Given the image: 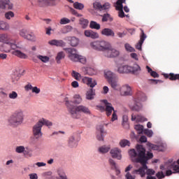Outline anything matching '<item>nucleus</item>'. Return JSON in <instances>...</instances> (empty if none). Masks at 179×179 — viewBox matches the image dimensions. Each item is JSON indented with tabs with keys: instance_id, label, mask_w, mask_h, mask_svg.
Listing matches in <instances>:
<instances>
[{
	"instance_id": "nucleus-38",
	"label": "nucleus",
	"mask_w": 179,
	"mask_h": 179,
	"mask_svg": "<svg viewBox=\"0 0 179 179\" xmlns=\"http://www.w3.org/2000/svg\"><path fill=\"white\" fill-rule=\"evenodd\" d=\"M90 27L92 29H100L101 26L100 24H98V22H96V21H91Z\"/></svg>"
},
{
	"instance_id": "nucleus-2",
	"label": "nucleus",
	"mask_w": 179,
	"mask_h": 179,
	"mask_svg": "<svg viewBox=\"0 0 179 179\" xmlns=\"http://www.w3.org/2000/svg\"><path fill=\"white\" fill-rule=\"evenodd\" d=\"M0 43H3V45L0 46V51L3 52H10L13 55L21 58V59H27V55L23 53V52L17 50L19 46L16 43V38L13 36L8 35V34H3L0 35Z\"/></svg>"
},
{
	"instance_id": "nucleus-45",
	"label": "nucleus",
	"mask_w": 179,
	"mask_h": 179,
	"mask_svg": "<svg viewBox=\"0 0 179 179\" xmlns=\"http://www.w3.org/2000/svg\"><path fill=\"white\" fill-rule=\"evenodd\" d=\"M71 76L74 79L77 80V81L80 80L81 76L80 73L76 72V71H72Z\"/></svg>"
},
{
	"instance_id": "nucleus-9",
	"label": "nucleus",
	"mask_w": 179,
	"mask_h": 179,
	"mask_svg": "<svg viewBox=\"0 0 179 179\" xmlns=\"http://www.w3.org/2000/svg\"><path fill=\"white\" fill-rule=\"evenodd\" d=\"M80 113H84V114H90V110L88 107L84 106L83 105L73 106L71 108V114L73 118H80Z\"/></svg>"
},
{
	"instance_id": "nucleus-39",
	"label": "nucleus",
	"mask_w": 179,
	"mask_h": 179,
	"mask_svg": "<svg viewBox=\"0 0 179 179\" xmlns=\"http://www.w3.org/2000/svg\"><path fill=\"white\" fill-rule=\"evenodd\" d=\"M110 147L106 145H102L99 148V151L100 153H107L110 150Z\"/></svg>"
},
{
	"instance_id": "nucleus-42",
	"label": "nucleus",
	"mask_w": 179,
	"mask_h": 179,
	"mask_svg": "<svg viewBox=\"0 0 179 179\" xmlns=\"http://www.w3.org/2000/svg\"><path fill=\"white\" fill-rule=\"evenodd\" d=\"M131 143L129 140L123 139L120 141V145L122 148H124L126 146H130Z\"/></svg>"
},
{
	"instance_id": "nucleus-55",
	"label": "nucleus",
	"mask_w": 179,
	"mask_h": 179,
	"mask_svg": "<svg viewBox=\"0 0 179 179\" xmlns=\"http://www.w3.org/2000/svg\"><path fill=\"white\" fill-rule=\"evenodd\" d=\"M19 79L20 78L18 77V76H16V75L11 76V82L14 83V85H16V83H17V82L19 81Z\"/></svg>"
},
{
	"instance_id": "nucleus-23",
	"label": "nucleus",
	"mask_w": 179,
	"mask_h": 179,
	"mask_svg": "<svg viewBox=\"0 0 179 179\" xmlns=\"http://www.w3.org/2000/svg\"><path fill=\"white\" fill-rule=\"evenodd\" d=\"M145 39H146V34H145L144 31L141 29V36H140L139 42H138L136 45V49L142 50V45L143 42L145 41Z\"/></svg>"
},
{
	"instance_id": "nucleus-32",
	"label": "nucleus",
	"mask_w": 179,
	"mask_h": 179,
	"mask_svg": "<svg viewBox=\"0 0 179 179\" xmlns=\"http://www.w3.org/2000/svg\"><path fill=\"white\" fill-rule=\"evenodd\" d=\"M58 176L56 177V179H68L66 176V173H65V171L62 169H58L57 171Z\"/></svg>"
},
{
	"instance_id": "nucleus-26",
	"label": "nucleus",
	"mask_w": 179,
	"mask_h": 179,
	"mask_svg": "<svg viewBox=\"0 0 179 179\" xmlns=\"http://www.w3.org/2000/svg\"><path fill=\"white\" fill-rule=\"evenodd\" d=\"M165 79H169L171 81H176V80H179V74H174V73H170L169 74L165 73L164 74Z\"/></svg>"
},
{
	"instance_id": "nucleus-13",
	"label": "nucleus",
	"mask_w": 179,
	"mask_h": 179,
	"mask_svg": "<svg viewBox=\"0 0 179 179\" xmlns=\"http://www.w3.org/2000/svg\"><path fill=\"white\" fill-rule=\"evenodd\" d=\"M38 59L41 62H43V64H47L48 62H50V57H48V56L37 55L36 57H32V61L34 62H35L36 64H37V62H38Z\"/></svg>"
},
{
	"instance_id": "nucleus-31",
	"label": "nucleus",
	"mask_w": 179,
	"mask_h": 179,
	"mask_svg": "<svg viewBox=\"0 0 179 179\" xmlns=\"http://www.w3.org/2000/svg\"><path fill=\"white\" fill-rule=\"evenodd\" d=\"M122 93L124 95H130L131 92V86L123 85L121 88Z\"/></svg>"
},
{
	"instance_id": "nucleus-64",
	"label": "nucleus",
	"mask_w": 179,
	"mask_h": 179,
	"mask_svg": "<svg viewBox=\"0 0 179 179\" xmlns=\"http://www.w3.org/2000/svg\"><path fill=\"white\" fill-rule=\"evenodd\" d=\"M30 179H38V176L37 173H31L29 175Z\"/></svg>"
},
{
	"instance_id": "nucleus-15",
	"label": "nucleus",
	"mask_w": 179,
	"mask_h": 179,
	"mask_svg": "<svg viewBox=\"0 0 179 179\" xmlns=\"http://www.w3.org/2000/svg\"><path fill=\"white\" fill-rule=\"evenodd\" d=\"M125 2H126V0H117L116 3L117 6L116 8L119 10L118 16L120 17V18H124V17H125L124 13L123 11V6H122V3Z\"/></svg>"
},
{
	"instance_id": "nucleus-11",
	"label": "nucleus",
	"mask_w": 179,
	"mask_h": 179,
	"mask_svg": "<svg viewBox=\"0 0 179 179\" xmlns=\"http://www.w3.org/2000/svg\"><path fill=\"white\" fill-rule=\"evenodd\" d=\"M14 5L10 0H0V9L13 10Z\"/></svg>"
},
{
	"instance_id": "nucleus-43",
	"label": "nucleus",
	"mask_w": 179,
	"mask_h": 179,
	"mask_svg": "<svg viewBox=\"0 0 179 179\" xmlns=\"http://www.w3.org/2000/svg\"><path fill=\"white\" fill-rule=\"evenodd\" d=\"M113 22V18H111L109 13H105L102 17V22Z\"/></svg>"
},
{
	"instance_id": "nucleus-52",
	"label": "nucleus",
	"mask_w": 179,
	"mask_h": 179,
	"mask_svg": "<svg viewBox=\"0 0 179 179\" xmlns=\"http://www.w3.org/2000/svg\"><path fill=\"white\" fill-rule=\"evenodd\" d=\"M155 173V171L153 170V169H145V174L148 175V176H152Z\"/></svg>"
},
{
	"instance_id": "nucleus-14",
	"label": "nucleus",
	"mask_w": 179,
	"mask_h": 179,
	"mask_svg": "<svg viewBox=\"0 0 179 179\" xmlns=\"http://www.w3.org/2000/svg\"><path fill=\"white\" fill-rule=\"evenodd\" d=\"M141 68L136 63H135L131 66L129 65V73H133L135 76H138V74L141 73Z\"/></svg>"
},
{
	"instance_id": "nucleus-33",
	"label": "nucleus",
	"mask_w": 179,
	"mask_h": 179,
	"mask_svg": "<svg viewBox=\"0 0 179 179\" xmlns=\"http://www.w3.org/2000/svg\"><path fill=\"white\" fill-rule=\"evenodd\" d=\"M9 29H10V25H9V23L5 21H2L0 25V30H3V31H8Z\"/></svg>"
},
{
	"instance_id": "nucleus-18",
	"label": "nucleus",
	"mask_w": 179,
	"mask_h": 179,
	"mask_svg": "<svg viewBox=\"0 0 179 179\" xmlns=\"http://www.w3.org/2000/svg\"><path fill=\"white\" fill-rule=\"evenodd\" d=\"M94 8L98 9L99 10H104L106 9H109L110 7V5L109 3H105L103 6L101 5V3H98L96 1L95 3H93Z\"/></svg>"
},
{
	"instance_id": "nucleus-28",
	"label": "nucleus",
	"mask_w": 179,
	"mask_h": 179,
	"mask_svg": "<svg viewBox=\"0 0 179 179\" xmlns=\"http://www.w3.org/2000/svg\"><path fill=\"white\" fill-rule=\"evenodd\" d=\"M117 71L119 73H129V65H120Z\"/></svg>"
},
{
	"instance_id": "nucleus-53",
	"label": "nucleus",
	"mask_w": 179,
	"mask_h": 179,
	"mask_svg": "<svg viewBox=\"0 0 179 179\" xmlns=\"http://www.w3.org/2000/svg\"><path fill=\"white\" fill-rule=\"evenodd\" d=\"M8 97L12 100H15V99L17 97V92L12 91L10 93L8 94Z\"/></svg>"
},
{
	"instance_id": "nucleus-51",
	"label": "nucleus",
	"mask_w": 179,
	"mask_h": 179,
	"mask_svg": "<svg viewBox=\"0 0 179 179\" xmlns=\"http://www.w3.org/2000/svg\"><path fill=\"white\" fill-rule=\"evenodd\" d=\"M136 131H138V134H142L144 129V127L142 124H136L135 126Z\"/></svg>"
},
{
	"instance_id": "nucleus-30",
	"label": "nucleus",
	"mask_w": 179,
	"mask_h": 179,
	"mask_svg": "<svg viewBox=\"0 0 179 179\" xmlns=\"http://www.w3.org/2000/svg\"><path fill=\"white\" fill-rule=\"evenodd\" d=\"M69 42L72 47H76L79 43V39L76 36H70Z\"/></svg>"
},
{
	"instance_id": "nucleus-63",
	"label": "nucleus",
	"mask_w": 179,
	"mask_h": 179,
	"mask_svg": "<svg viewBox=\"0 0 179 179\" xmlns=\"http://www.w3.org/2000/svg\"><path fill=\"white\" fill-rule=\"evenodd\" d=\"M122 120H123V124L122 125L124 126L125 124H127V122H128V116H127V115H124L123 117H122Z\"/></svg>"
},
{
	"instance_id": "nucleus-34",
	"label": "nucleus",
	"mask_w": 179,
	"mask_h": 179,
	"mask_svg": "<svg viewBox=\"0 0 179 179\" xmlns=\"http://www.w3.org/2000/svg\"><path fill=\"white\" fill-rule=\"evenodd\" d=\"M4 17L7 20H10V19H13V17H15V13H13V11H12L11 10H10L9 11L5 13Z\"/></svg>"
},
{
	"instance_id": "nucleus-8",
	"label": "nucleus",
	"mask_w": 179,
	"mask_h": 179,
	"mask_svg": "<svg viewBox=\"0 0 179 179\" xmlns=\"http://www.w3.org/2000/svg\"><path fill=\"white\" fill-rule=\"evenodd\" d=\"M69 52V58L71 61H73V62H80L83 63V64H85V63L87 62L86 57H83V55H80L77 51L76 49L74 48H69L68 50Z\"/></svg>"
},
{
	"instance_id": "nucleus-10",
	"label": "nucleus",
	"mask_w": 179,
	"mask_h": 179,
	"mask_svg": "<svg viewBox=\"0 0 179 179\" xmlns=\"http://www.w3.org/2000/svg\"><path fill=\"white\" fill-rule=\"evenodd\" d=\"M43 128V123L38 120L32 127V132L34 138L36 139H40L43 136V132H41V129Z\"/></svg>"
},
{
	"instance_id": "nucleus-19",
	"label": "nucleus",
	"mask_w": 179,
	"mask_h": 179,
	"mask_svg": "<svg viewBox=\"0 0 179 179\" xmlns=\"http://www.w3.org/2000/svg\"><path fill=\"white\" fill-rule=\"evenodd\" d=\"M110 152L111 154L112 158H115L118 160H121V159L122 158V151L118 148L111 149Z\"/></svg>"
},
{
	"instance_id": "nucleus-48",
	"label": "nucleus",
	"mask_w": 179,
	"mask_h": 179,
	"mask_svg": "<svg viewBox=\"0 0 179 179\" xmlns=\"http://www.w3.org/2000/svg\"><path fill=\"white\" fill-rule=\"evenodd\" d=\"M108 164L111 166V169H117V164L115 161L113 160V159L110 158L108 159Z\"/></svg>"
},
{
	"instance_id": "nucleus-37",
	"label": "nucleus",
	"mask_w": 179,
	"mask_h": 179,
	"mask_svg": "<svg viewBox=\"0 0 179 179\" xmlns=\"http://www.w3.org/2000/svg\"><path fill=\"white\" fill-rule=\"evenodd\" d=\"M69 145L71 148L78 146V143H77L76 140L75 139L74 136H71V137H70Z\"/></svg>"
},
{
	"instance_id": "nucleus-3",
	"label": "nucleus",
	"mask_w": 179,
	"mask_h": 179,
	"mask_svg": "<svg viewBox=\"0 0 179 179\" xmlns=\"http://www.w3.org/2000/svg\"><path fill=\"white\" fill-rule=\"evenodd\" d=\"M90 46L92 49L102 51L107 58H116L120 55V51L111 47L109 42L107 41H94L91 42Z\"/></svg>"
},
{
	"instance_id": "nucleus-49",
	"label": "nucleus",
	"mask_w": 179,
	"mask_h": 179,
	"mask_svg": "<svg viewBox=\"0 0 179 179\" xmlns=\"http://www.w3.org/2000/svg\"><path fill=\"white\" fill-rule=\"evenodd\" d=\"M27 40H30L31 41H34L36 40V35L33 32L27 34L25 38Z\"/></svg>"
},
{
	"instance_id": "nucleus-60",
	"label": "nucleus",
	"mask_w": 179,
	"mask_h": 179,
	"mask_svg": "<svg viewBox=\"0 0 179 179\" xmlns=\"http://www.w3.org/2000/svg\"><path fill=\"white\" fill-rule=\"evenodd\" d=\"M60 24H68V18L66 17H63L60 20L59 22Z\"/></svg>"
},
{
	"instance_id": "nucleus-58",
	"label": "nucleus",
	"mask_w": 179,
	"mask_h": 179,
	"mask_svg": "<svg viewBox=\"0 0 179 179\" xmlns=\"http://www.w3.org/2000/svg\"><path fill=\"white\" fill-rule=\"evenodd\" d=\"M144 134H145V135H147L148 137H152L153 135V131L152 130L145 129L144 130Z\"/></svg>"
},
{
	"instance_id": "nucleus-6",
	"label": "nucleus",
	"mask_w": 179,
	"mask_h": 179,
	"mask_svg": "<svg viewBox=\"0 0 179 179\" xmlns=\"http://www.w3.org/2000/svg\"><path fill=\"white\" fill-rule=\"evenodd\" d=\"M147 97L145 94L142 92H138L136 96L134 97V103L130 105V108L132 110H136V112H139V110H142L143 105L141 101H146Z\"/></svg>"
},
{
	"instance_id": "nucleus-1",
	"label": "nucleus",
	"mask_w": 179,
	"mask_h": 179,
	"mask_svg": "<svg viewBox=\"0 0 179 179\" xmlns=\"http://www.w3.org/2000/svg\"><path fill=\"white\" fill-rule=\"evenodd\" d=\"M129 156L133 162H139L142 164L139 169L132 171V174H139L141 178L146 176V169H148L147 162L149 159H152L154 155L152 152H147L142 145H136V150L135 149H130L129 151Z\"/></svg>"
},
{
	"instance_id": "nucleus-62",
	"label": "nucleus",
	"mask_w": 179,
	"mask_h": 179,
	"mask_svg": "<svg viewBox=\"0 0 179 179\" xmlns=\"http://www.w3.org/2000/svg\"><path fill=\"white\" fill-rule=\"evenodd\" d=\"M43 177H51L52 176V171H48L43 173Z\"/></svg>"
},
{
	"instance_id": "nucleus-7",
	"label": "nucleus",
	"mask_w": 179,
	"mask_h": 179,
	"mask_svg": "<svg viewBox=\"0 0 179 179\" xmlns=\"http://www.w3.org/2000/svg\"><path fill=\"white\" fill-rule=\"evenodd\" d=\"M105 78L108 80V83L111 85V87L114 90H120V87L118 84V78L115 73L111 71H106L104 72Z\"/></svg>"
},
{
	"instance_id": "nucleus-36",
	"label": "nucleus",
	"mask_w": 179,
	"mask_h": 179,
	"mask_svg": "<svg viewBox=\"0 0 179 179\" xmlns=\"http://www.w3.org/2000/svg\"><path fill=\"white\" fill-rule=\"evenodd\" d=\"M39 122H41L42 127L43 125H46L48 128H51L52 127V123L50 122V120H45L44 118L39 120Z\"/></svg>"
},
{
	"instance_id": "nucleus-27",
	"label": "nucleus",
	"mask_w": 179,
	"mask_h": 179,
	"mask_svg": "<svg viewBox=\"0 0 179 179\" xmlns=\"http://www.w3.org/2000/svg\"><path fill=\"white\" fill-rule=\"evenodd\" d=\"M38 6L41 8H44V6H54L55 3H50L48 0H37Z\"/></svg>"
},
{
	"instance_id": "nucleus-22",
	"label": "nucleus",
	"mask_w": 179,
	"mask_h": 179,
	"mask_svg": "<svg viewBox=\"0 0 179 179\" xmlns=\"http://www.w3.org/2000/svg\"><path fill=\"white\" fill-rule=\"evenodd\" d=\"M101 34L106 36V37H115V36L114 31L110 28L102 29Z\"/></svg>"
},
{
	"instance_id": "nucleus-5",
	"label": "nucleus",
	"mask_w": 179,
	"mask_h": 179,
	"mask_svg": "<svg viewBox=\"0 0 179 179\" xmlns=\"http://www.w3.org/2000/svg\"><path fill=\"white\" fill-rule=\"evenodd\" d=\"M24 121V113L20 109L15 110L8 119V124L10 127H19Z\"/></svg>"
},
{
	"instance_id": "nucleus-17",
	"label": "nucleus",
	"mask_w": 179,
	"mask_h": 179,
	"mask_svg": "<svg viewBox=\"0 0 179 179\" xmlns=\"http://www.w3.org/2000/svg\"><path fill=\"white\" fill-rule=\"evenodd\" d=\"M24 89L27 92L31 90V93H34V94H40L41 92L40 87H38L37 86L33 87L31 83H28L25 85Z\"/></svg>"
},
{
	"instance_id": "nucleus-20",
	"label": "nucleus",
	"mask_w": 179,
	"mask_h": 179,
	"mask_svg": "<svg viewBox=\"0 0 179 179\" xmlns=\"http://www.w3.org/2000/svg\"><path fill=\"white\" fill-rule=\"evenodd\" d=\"M82 82L87 84V85L90 86V87H94V86L97 85L96 80H93L92 78H87V76L82 78Z\"/></svg>"
},
{
	"instance_id": "nucleus-57",
	"label": "nucleus",
	"mask_w": 179,
	"mask_h": 179,
	"mask_svg": "<svg viewBox=\"0 0 179 179\" xmlns=\"http://www.w3.org/2000/svg\"><path fill=\"white\" fill-rule=\"evenodd\" d=\"M113 112L111 120L115 122V120H117V110H115V108H113Z\"/></svg>"
},
{
	"instance_id": "nucleus-29",
	"label": "nucleus",
	"mask_w": 179,
	"mask_h": 179,
	"mask_svg": "<svg viewBox=\"0 0 179 179\" xmlns=\"http://www.w3.org/2000/svg\"><path fill=\"white\" fill-rule=\"evenodd\" d=\"M95 96V90H94V87H91L88 91H87L86 93V99H94Z\"/></svg>"
},
{
	"instance_id": "nucleus-54",
	"label": "nucleus",
	"mask_w": 179,
	"mask_h": 179,
	"mask_svg": "<svg viewBox=\"0 0 179 179\" xmlns=\"http://www.w3.org/2000/svg\"><path fill=\"white\" fill-rule=\"evenodd\" d=\"M148 146L149 147L150 149H152V150H159V145H154L153 143H148Z\"/></svg>"
},
{
	"instance_id": "nucleus-61",
	"label": "nucleus",
	"mask_w": 179,
	"mask_h": 179,
	"mask_svg": "<svg viewBox=\"0 0 179 179\" xmlns=\"http://www.w3.org/2000/svg\"><path fill=\"white\" fill-rule=\"evenodd\" d=\"M126 178L127 179H136V176H132V174H131L130 172H127V173H126Z\"/></svg>"
},
{
	"instance_id": "nucleus-21",
	"label": "nucleus",
	"mask_w": 179,
	"mask_h": 179,
	"mask_svg": "<svg viewBox=\"0 0 179 179\" xmlns=\"http://www.w3.org/2000/svg\"><path fill=\"white\" fill-rule=\"evenodd\" d=\"M50 45H55V47H65L66 43L62 40L52 39L48 41Z\"/></svg>"
},
{
	"instance_id": "nucleus-4",
	"label": "nucleus",
	"mask_w": 179,
	"mask_h": 179,
	"mask_svg": "<svg viewBox=\"0 0 179 179\" xmlns=\"http://www.w3.org/2000/svg\"><path fill=\"white\" fill-rule=\"evenodd\" d=\"M162 171H159L156 173V177L158 179H164L166 176L167 177L171 176L173 173H179V159L176 162L172 164H166L164 166L162 165L159 166Z\"/></svg>"
},
{
	"instance_id": "nucleus-40",
	"label": "nucleus",
	"mask_w": 179,
	"mask_h": 179,
	"mask_svg": "<svg viewBox=\"0 0 179 179\" xmlns=\"http://www.w3.org/2000/svg\"><path fill=\"white\" fill-rule=\"evenodd\" d=\"M80 24L83 27V28L85 29L88 26L89 21L87 20V19L80 18Z\"/></svg>"
},
{
	"instance_id": "nucleus-59",
	"label": "nucleus",
	"mask_w": 179,
	"mask_h": 179,
	"mask_svg": "<svg viewBox=\"0 0 179 179\" xmlns=\"http://www.w3.org/2000/svg\"><path fill=\"white\" fill-rule=\"evenodd\" d=\"M124 47H125L126 50H127V51H129L130 52H132V51L134 50V48L131 47L130 44H129V43H126L124 45Z\"/></svg>"
},
{
	"instance_id": "nucleus-25",
	"label": "nucleus",
	"mask_w": 179,
	"mask_h": 179,
	"mask_svg": "<svg viewBox=\"0 0 179 179\" xmlns=\"http://www.w3.org/2000/svg\"><path fill=\"white\" fill-rule=\"evenodd\" d=\"M131 120H136L138 122H147L148 119L145 117L142 116V115H131Z\"/></svg>"
},
{
	"instance_id": "nucleus-24",
	"label": "nucleus",
	"mask_w": 179,
	"mask_h": 179,
	"mask_svg": "<svg viewBox=\"0 0 179 179\" xmlns=\"http://www.w3.org/2000/svg\"><path fill=\"white\" fill-rule=\"evenodd\" d=\"M85 35L86 37H90L92 39H96V38H99V34L92 30H85Z\"/></svg>"
},
{
	"instance_id": "nucleus-41",
	"label": "nucleus",
	"mask_w": 179,
	"mask_h": 179,
	"mask_svg": "<svg viewBox=\"0 0 179 179\" xmlns=\"http://www.w3.org/2000/svg\"><path fill=\"white\" fill-rule=\"evenodd\" d=\"M87 73L89 76H94L95 74L97 73V71L95 69H94L93 67H88L87 69Z\"/></svg>"
},
{
	"instance_id": "nucleus-12",
	"label": "nucleus",
	"mask_w": 179,
	"mask_h": 179,
	"mask_svg": "<svg viewBox=\"0 0 179 179\" xmlns=\"http://www.w3.org/2000/svg\"><path fill=\"white\" fill-rule=\"evenodd\" d=\"M106 135V131H104V126L99 124L96 127V138L98 141H104V136Z\"/></svg>"
},
{
	"instance_id": "nucleus-50",
	"label": "nucleus",
	"mask_w": 179,
	"mask_h": 179,
	"mask_svg": "<svg viewBox=\"0 0 179 179\" xmlns=\"http://www.w3.org/2000/svg\"><path fill=\"white\" fill-rule=\"evenodd\" d=\"M19 34L20 37H23V38H26V37H27V29H22L20 30Z\"/></svg>"
},
{
	"instance_id": "nucleus-44",
	"label": "nucleus",
	"mask_w": 179,
	"mask_h": 179,
	"mask_svg": "<svg viewBox=\"0 0 179 179\" xmlns=\"http://www.w3.org/2000/svg\"><path fill=\"white\" fill-rule=\"evenodd\" d=\"M73 7L76 9H78L79 10H82L83 8H85V5L81 3H78V1H76L73 3Z\"/></svg>"
},
{
	"instance_id": "nucleus-46",
	"label": "nucleus",
	"mask_w": 179,
	"mask_h": 179,
	"mask_svg": "<svg viewBox=\"0 0 179 179\" xmlns=\"http://www.w3.org/2000/svg\"><path fill=\"white\" fill-rule=\"evenodd\" d=\"M24 150H26V148L23 145L17 146L15 148L16 153L22 154L24 152Z\"/></svg>"
},
{
	"instance_id": "nucleus-56",
	"label": "nucleus",
	"mask_w": 179,
	"mask_h": 179,
	"mask_svg": "<svg viewBox=\"0 0 179 179\" xmlns=\"http://www.w3.org/2000/svg\"><path fill=\"white\" fill-rule=\"evenodd\" d=\"M60 99L63 103H65L66 106L68 104V97L66 95L62 94L60 96Z\"/></svg>"
},
{
	"instance_id": "nucleus-47",
	"label": "nucleus",
	"mask_w": 179,
	"mask_h": 179,
	"mask_svg": "<svg viewBox=\"0 0 179 179\" xmlns=\"http://www.w3.org/2000/svg\"><path fill=\"white\" fill-rule=\"evenodd\" d=\"M82 97L80 96V95H78V94H76V95H74V100H73V102L76 103V104H80V103H82Z\"/></svg>"
},
{
	"instance_id": "nucleus-35",
	"label": "nucleus",
	"mask_w": 179,
	"mask_h": 179,
	"mask_svg": "<svg viewBox=\"0 0 179 179\" xmlns=\"http://www.w3.org/2000/svg\"><path fill=\"white\" fill-rule=\"evenodd\" d=\"M64 58H65V53H64V52H58L55 58L56 62L57 64H61V59H64Z\"/></svg>"
},
{
	"instance_id": "nucleus-16",
	"label": "nucleus",
	"mask_w": 179,
	"mask_h": 179,
	"mask_svg": "<svg viewBox=\"0 0 179 179\" xmlns=\"http://www.w3.org/2000/svg\"><path fill=\"white\" fill-rule=\"evenodd\" d=\"M102 102L105 104V111L106 113L107 116H110L113 110H114V107L111 103H108L107 99H103Z\"/></svg>"
}]
</instances>
